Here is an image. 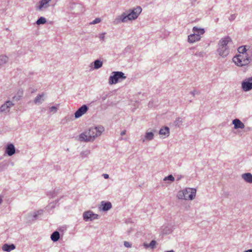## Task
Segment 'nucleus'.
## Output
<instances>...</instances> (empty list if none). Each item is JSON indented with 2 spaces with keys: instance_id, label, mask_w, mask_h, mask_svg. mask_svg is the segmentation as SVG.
I'll return each mask as SVG.
<instances>
[{
  "instance_id": "f257e3e1",
  "label": "nucleus",
  "mask_w": 252,
  "mask_h": 252,
  "mask_svg": "<svg viewBox=\"0 0 252 252\" xmlns=\"http://www.w3.org/2000/svg\"><path fill=\"white\" fill-rule=\"evenodd\" d=\"M247 46L243 45L237 48V66H246L252 61L247 53Z\"/></svg>"
},
{
  "instance_id": "f03ea898",
  "label": "nucleus",
  "mask_w": 252,
  "mask_h": 252,
  "mask_svg": "<svg viewBox=\"0 0 252 252\" xmlns=\"http://www.w3.org/2000/svg\"><path fill=\"white\" fill-rule=\"evenodd\" d=\"M196 192L195 189L187 188L179 191L177 197L180 199L192 200L195 196Z\"/></svg>"
},
{
  "instance_id": "7ed1b4c3",
  "label": "nucleus",
  "mask_w": 252,
  "mask_h": 252,
  "mask_svg": "<svg viewBox=\"0 0 252 252\" xmlns=\"http://www.w3.org/2000/svg\"><path fill=\"white\" fill-rule=\"evenodd\" d=\"M142 11V8L138 6L132 10V11L127 15L125 13L123 14L120 17V20L123 22H126L127 20H132L136 19Z\"/></svg>"
},
{
  "instance_id": "20e7f679",
  "label": "nucleus",
  "mask_w": 252,
  "mask_h": 252,
  "mask_svg": "<svg viewBox=\"0 0 252 252\" xmlns=\"http://www.w3.org/2000/svg\"><path fill=\"white\" fill-rule=\"evenodd\" d=\"M114 75L109 78V83L110 84L117 83L121 79H124L126 78L125 74L122 72H114Z\"/></svg>"
},
{
  "instance_id": "39448f33",
  "label": "nucleus",
  "mask_w": 252,
  "mask_h": 252,
  "mask_svg": "<svg viewBox=\"0 0 252 252\" xmlns=\"http://www.w3.org/2000/svg\"><path fill=\"white\" fill-rule=\"evenodd\" d=\"M103 130V127H92L90 128L89 130H87V131L88 133V134H89V135L91 136L92 140H94L95 137H97L101 134Z\"/></svg>"
},
{
  "instance_id": "423d86ee",
  "label": "nucleus",
  "mask_w": 252,
  "mask_h": 252,
  "mask_svg": "<svg viewBox=\"0 0 252 252\" xmlns=\"http://www.w3.org/2000/svg\"><path fill=\"white\" fill-rule=\"evenodd\" d=\"M242 89L245 92H248L252 89V76L246 78L242 83Z\"/></svg>"
},
{
  "instance_id": "0eeeda50",
  "label": "nucleus",
  "mask_w": 252,
  "mask_h": 252,
  "mask_svg": "<svg viewBox=\"0 0 252 252\" xmlns=\"http://www.w3.org/2000/svg\"><path fill=\"white\" fill-rule=\"evenodd\" d=\"M233 44L232 41L229 37H225L221 38L219 43V46L229 47Z\"/></svg>"
},
{
  "instance_id": "6e6552de",
  "label": "nucleus",
  "mask_w": 252,
  "mask_h": 252,
  "mask_svg": "<svg viewBox=\"0 0 252 252\" xmlns=\"http://www.w3.org/2000/svg\"><path fill=\"white\" fill-rule=\"evenodd\" d=\"M88 110V107L86 105L81 106L78 110L75 113V117L78 118L84 114Z\"/></svg>"
},
{
  "instance_id": "1a4fd4ad",
  "label": "nucleus",
  "mask_w": 252,
  "mask_h": 252,
  "mask_svg": "<svg viewBox=\"0 0 252 252\" xmlns=\"http://www.w3.org/2000/svg\"><path fill=\"white\" fill-rule=\"evenodd\" d=\"M218 52L220 56L224 57L227 56L229 53V48L219 46Z\"/></svg>"
},
{
  "instance_id": "9d476101",
  "label": "nucleus",
  "mask_w": 252,
  "mask_h": 252,
  "mask_svg": "<svg viewBox=\"0 0 252 252\" xmlns=\"http://www.w3.org/2000/svg\"><path fill=\"white\" fill-rule=\"evenodd\" d=\"M79 140L81 141H93L91 136L88 134L87 131H85V132L82 133L79 135Z\"/></svg>"
},
{
  "instance_id": "9b49d317",
  "label": "nucleus",
  "mask_w": 252,
  "mask_h": 252,
  "mask_svg": "<svg viewBox=\"0 0 252 252\" xmlns=\"http://www.w3.org/2000/svg\"><path fill=\"white\" fill-rule=\"evenodd\" d=\"M13 103L10 101H7L5 104L2 105L0 107V112H9L10 108L13 105Z\"/></svg>"
},
{
  "instance_id": "f8f14e48",
  "label": "nucleus",
  "mask_w": 252,
  "mask_h": 252,
  "mask_svg": "<svg viewBox=\"0 0 252 252\" xmlns=\"http://www.w3.org/2000/svg\"><path fill=\"white\" fill-rule=\"evenodd\" d=\"M97 215L94 214L91 211L85 212L83 215L84 220L88 221L89 219L92 220L96 218Z\"/></svg>"
},
{
  "instance_id": "ddd939ff",
  "label": "nucleus",
  "mask_w": 252,
  "mask_h": 252,
  "mask_svg": "<svg viewBox=\"0 0 252 252\" xmlns=\"http://www.w3.org/2000/svg\"><path fill=\"white\" fill-rule=\"evenodd\" d=\"M201 37L197 33L190 34L188 36V41L190 43H193L200 39Z\"/></svg>"
},
{
  "instance_id": "4468645a",
  "label": "nucleus",
  "mask_w": 252,
  "mask_h": 252,
  "mask_svg": "<svg viewBox=\"0 0 252 252\" xmlns=\"http://www.w3.org/2000/svg\"><path fill=\"white\" fill-rule=\"evenodd\" d=\"M15 152L14 146L13 144H9L7 145L6 149V153L8 156H12Z\"/></svg>"
},
{
  "instance_id": "2eb2a0df",
  "label": "nucleus",
  "mask_w": 252,
  "mask_h": 252,
  "mask_svg": "<svg viewBox=\"0 0 252 252\" xmlns=\"http://www.w3.org/2000/svg\"><path fill=\"white\" fill-rule=\"evenodd\" d=\"M242 178L247 183L252 184V174L246 173L242 175Z\"/></svg>"
},
{
  "instance_id": "dca6fc26",
  "label": "nucleus",
  "mask_w": 252,
  "mask_h": 252,
  "mask_svg": "<svg viewBox=\"0 0 252 252\" xmlns=\"http://www.w3.org/2000/svg\"><path fill=\"white\" fill-rule=\"evenodd\" d=\"M159 134L163 137L168 136L169 134V128L167 126L161 128L159 130Z\"/></svg>"
},
{
  "instance_id": "f3484780",
  "label": "nucleus",
  "mask_w": 252,
  "mask_h": 252,
  "mask_svg": "<svg viewBox=\"0 0 252 252\" xmlns=\"http://www.w3.org/2000/svg\"><path fill=\"white\" fill-rule=\"evenodd\" d=\"M15 246L13 245V244H11V245H8V244H4L3 246H2V250L3 251H6V252H10L11 251V250H13L14 249H15Z\"/></svg>"
},
{
  "instance_id": "a211bd4d",
  "label": "nucleus",
  "mask_w": 252,
  "mask_h": 252,
  "mask_svg": "<svg viewBox=\"0 0 252 252\" xmlns=\"http://www.w3.org/2000/svg\"><path fill=\"white\" fill-rule=\"evenodd\" d=\"M238 128H244L245 132H248L250 130V128L249 127H245L244 124L237 119V129Z\"/></svg>"
},
{
  "instance_id": "6ab92c4d",
  "label": "nucleus",
  "mask_w": 252,
  "mask_h": 252,
  "mask_svg": "<svg viewBox=\"0 0 252 252\" xmlns=\"http://www.w3.org/2000/svg\"><path fill=\"white\" fill-rule=\"evenodd\" d=\"M51 0H41L40 2V5H39L38 8L39 9H41L42 8H46L48 6V3Z\"/></svg>"
},
{
  "instance_id": "aec40b11",
  "label": "nucleus",
  "mask_w": 252,
  "mask_h": 252,
  "mask_svg": "<svg viewBox=\"0 0 252 252\" xmlns=\"http://www.w3.org/2000/svg\"><path fill=\"white\" fill-rule=\"evenodd\" d=\"M192 31L194 33H197L199 34V36H200L201 35H202L204 33L205 31L204 29L198 28L196 27H194L193 28Z\"/></svg>"
},
{
  "instance_id": "412c9836",
  "label": "nucleus",
  "mask_w": 252,
  "mask_h": 252,
  "mask_svg": "<svg viewBox=\"0 0 252 252\" xmlns=\"http://www.w3.org/2000/svg\"><path fill=\"white\" fill-rule=\"evenodd\" d=\"M101 205L103 206L102 210L103 211H107L109 210L112 207L111 203L109 202L106 203L102 202Z\"/></svg>"
},
{
  "instance_id": "4be33fe9",
  "label": "nucleus",
  "mask_w": 252,
  "mask_h": 252,
  "mask_svg": "<svg viewBox=\"0 0 252 252\" xmlns=\"http://www.w3.org/2000/svg\"><path fill=\"white\" fill-rule=\"evenodd\" d=\"M51 238L54 242L57 241L60 238V234L58 231H55L51 235Z\"/></svg>"
},
{
  "instance_id": "5701e85b",
  "label": "nucleus",
  "mask_w": 252,
  "mask_h": 252,
  "mask_svg": "<svg viewBox=\"0 0 252 252\" xmlns=\"http://www.w3.org/2000/svg\"><path fill=\"white\" fill-rule=\"evenodd\" d=\"M102 65V62L99 61V60H96L94 62V67L95 69H98L100 67H101Z\"/></svg>"
},
{
  "instance_id": "b1692460",
  "label": "nucleus",
  "mask_w": 252,
  "mask_h": 252,
  "mask_svg": "<svg viewBox=\"0 0 252 252\" xmlns=\"http://www.w3.org/2000/svg\"><path fill=\"white\" fill-rule=\"evenodd\" d=\"M46 22V19L43 17H41L39 18L36 21V24L37 25L43 24H45Z\"/></svg>"
},
{
  "instance_id": "393cba45",
  "label": "nucleus",
  "mask_w": 252,
  "mask_h": 252,
  "mask_svg": "<svg viewBox=\"0 0 252 252\" xmlns=\"http://www.w3.org/2000/svg\"><path fill=\"white\" fill-rule=\"evenodd\" d=\"M145 137L148 140H152L154 137V134L152 132H147L146 134Z\"/></svg>"
},
{
  "instance_id": "a878e982",
  "label": "nucleus",
  "mask_w": 252,
  "mask_h": 252,
  "mask_svg": "<svg viewBox=\"0 0 252 252\" xmlns=\"http://www.w3.org/2000/svg\"><path fill=\"white\" fill-rule=\"evenodd\" d=\"M156 244V241L155 240H152L149 245L147 244H144V246L146 247H151L152 248H153L155 246Z\"/></svg>"
},
{
  "instance_id": "bb28decb",
  "label": "nucleus",
  "mask_w": 252,
  "mask_h": 252,
  "mask_svg": "<svg viewBox=\"0 0 252 252\" xmlns=\"http://www.w3.org/2000/svg\"><path fill=\"white\" fill-rule=\"evenodd\" d=\"M7 58L6 57L0 56V64H2L7 62Z\"/></svg>"
},
{
  "instance_id": "cd10ccee",
  "label": "nucleus",
  "mask_w": 252,
  "mask_h": 252,
  "mask_svg": "<svg viewBox=\"0 0 252 252\" xmlns=\"http://www.w3.org/2000/svg\"><path fill=\"white\" fill-rule=\"evenodd\" d=\"M44 96V94H42L41 95H38L34 99V102L35 103H39L40 100L41 98Z\"/></svg>"
},
{
  "instance_id": "c85d7f7f",
  "label": "nucleus",
  "mask_w": 252,
  "mask_h": 252,
  "mask_svg": "<svg viewBox=\"0 0 252 252\" xmlns=\"http://www.w3.org/2000/svg\"><path fill=\"white\" fill-rule=\"evenodd\" d=\"M167 180H170L171 181H173L174 180V178L172 175H170L164 179V180L165 181Z\"/></svg>"
},
{
  "instance_id": "c756f323",
  "label": "nucleus",
  "mask_w": 252,
  "mask_h": 252,
  "mask_svg": "<svg viewBox=\"0 0 252 252\" xmlns=\"http://www.w3.org/2000/svg\"><path fill=\"white\" fill-rule=\"evenodd\" d=\"M101 19L99 18H95L92 22L91 23V24H95L97 23H99L100 22Z\"/></svg>"
},
{
  "instance_id": "7c9ffc66",
  "label": "nucleus",
  "mask_w": 252,
  "mask_h": 252,
  "mask_svg": "<svg viewBox=\"0 0 252 252\" xmlns=\"http://www.w3.org/2000/svg\"><path fill=\"white\" fill-rule=\"evenodd\" d=\"M124 245L126 248H130V247H131V245L130 244V243L129 242H126V241H125L124 242Z\"/></svg>"
},
{
  "instance_id": "2f4dec72",
  "label": "nucleus",
  "mask_w": 252,
  "mask_h": 252,
  "mask_svg": "<svg viewBox=\"0 0 252 252\" xmlns=\"http://www.w3.org/2000/svg\"><path fill=\"white\" fill-rule=\"evenodd\" d=\"M232 123L234 125V128H236V119L233 120Z\"/></svg>"
},
{
  "instance_id": "473e14b6",
  "label": "nucleus",
  "mask_w": 252,
  "mask_h": 252,
  "mask_svg": "<svg viewBox=\"0 0 252 252\" xmlns=\"http://www.w3.org/2000/svg\"><path fill=\"white\" fill-rule=\"evenodd\" d=\"M56 109H57V108L55 107H54V106H53V107L50 108V111L51 112L56 111Z\"/></svg>"
},
{
  "instance_id": "72a5a7b5",
  "label": "nucleus",
  "mask_w": 252,
  "mask_h": 252,
  "mask_svg": "<svg viewBox=\"0 0 252 252\" xmlns=\"http://www.w3.org/2000/svg\"><path fill=\"white\" fill-rule=\"evenodd\" d=\"M105 36V33H101L99 35V38L101 39H103Z\"/></svg>"
},
{
  "instance_id": "f704fd0d",
  "label": "nucleus",
  "mask_w": 252,
  "mask_h": 252,
  "mask_svg": "<svg viewBox=\"0 0 252 252\" xmlns=\"http://www.w3.org/2000/svg\"><path fill=\"white\" fill-rule=\"evenodd\" d=\"M103 176L105 179H108L109 178V175L107 174H103Z\"/></svg>"
},
{
  "instance_id": "c9c22d12",
  "label": "nucleus",
  "mask_w": 252,
  "mask_h": 252,
  "mask_svg": "<svg viewBox=\"0 0 252 252\" xmlns=\"http://www.w3.org/2000/svg\"><path fill=\"white\" fill-rule=\"evenodd\" d=\"M237 134H239V135H242V134L241 133V131L238 130H237Z\"/></svg>"
},
{
  "instance_id": "e433bc0d",
  "label": "nucleus",
  "mask_w": 252,
  "mask_h": 252,
  "mask_svg": "<svg viewBox=\"0 0 252 252\" xmlns=\"http://www.w3.org/2000/svg\"><path fill=\"white\" fill-rule=\"evenodd\" d=\"M244 252H252V249H249L248 250L245 251Z\"/></svg>"
},
{
  "instance_id": "4c0bfd02",
  "label": "nucleus",
  "mask_w": 252,
  "mask_h": 252,
  "mask_svg": "<svg viewBox=\"0 0 252 252\" xmlns=\"http://www.w3.org/2000/svg\"><path fill=\"white\" fill-rule=\"evenodd\" d=\"M236 58V56H234V57L233 58V59H232V60H233V61L235 63H236V62H235V60Z\"/></svg>"
},
{
  "instance_id": "58836bf2",
  "label": "nucleus",
  "mask_w": 252,
  "mask_h": 252,
  "mask_svg": "<svg viewBox=\"0 0 252 252\" xmlns=\"http://www.w3.org/2000/svg\"><path fill=\"white\" fill-rule=\"evenodd\" d=\"M125 133H126V131H125H125H123L121 132V135H124V134H125Z\"/></svg>"
},
{
  "instance_id": "ea45409f",
  "label": "nucleus",
  "mask_w": 252,
  "mask_h": 252,
  "mask_svg": "<svg viewBox=\"0 0 252 252\" xmlns=\"http://www.w3.org/2000/svg\"><path fill=\"white\" fill-rule=\"evenodd\" d=\"M2 201V197L0 196V204L1 203Z\"/></svg>"
},
{
  "instance_id": "a19ab883",
  "label": "nucleus",
  "mask_w": 252,
  "mask_h": 252,
  "mask_svg": "<svg viewBox=\"0 0 252 252\" xmlns=\"http://www.w3.org/2000/svg\"><path fill=\"white\" fill-rule=\"evenodd\" d=\"M235 19V16H232L231 19L234 20Z\"/></svg>"
},
{
  "instance_id": "79ce46f5",
  "label": "nucleus",
  "mask_w": 252,
  "mask_h": 252,
  "mask_svg": "<svg viewBox=\"0 0 252 252\" xmlns=\"http://www.w3.org/2000/svg\"><path fill=\"white\" fill-rule=\"evenodd\" d=\"M166 252H174L173 250H171V251H167Z\"/></svg>"
},
{
  "instance_id": "37998d69",
  "label": "nucleus",
  "mask_w": 252,
  "mask_h": 252,
  "mask_svg": "<svg viewBox=\"0 0 252 252\" xmlns=\"http://www.w3.org/2000/svg\"><path fill=\"white\" fill-rule=\"evenodd\" d=\"M246 68H245V70H244V72H246Z\"/></svg>"
}]
</instances>
